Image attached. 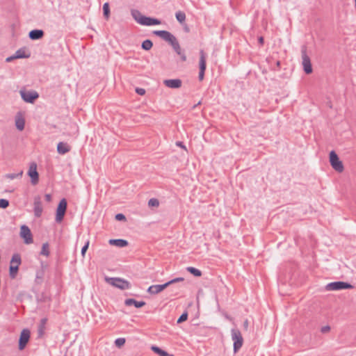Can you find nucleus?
Segmentation results:
<instances>
[{"label":"nucleus","instance_id":"obj_3","mask_svg":"<svg viewBox=\"0 0 356 356\" xmlns=\"http://www.w3.org/2000/svg\"><path fill=\"white\" fill-rule=\"evenodd\" d=\"M301 54H302V65L303 67L304 72L307 74H309L312 72V66L311 63V60L307 54V47L303 45L301 47Z\"/></svg>","mask_w":356,"mask_h":356},{"label":"nucleus","instance_id":"obj_39","mask_svg":"<svg viewBox=\"0 0 356 356\" xmlns=\"http://www.w3.org/2000/svg\"><path fill=\"white\" fill-rule=\"evenodd\" d=\"M181 281H184L183 277H177V278H175V279L168 282V284H169V285H171L172 284H174V283H176L178 282H181Z\"/></svg>","mask_w":356,"mask_h":356},{"label":"nucleus","instance_id":"obj_13","mask_svg":"<svg viewBox=\"0 0 356 356\" xmlns=\"http://www.w3.org/2000/svg\"><path fill=\"white\" fill-rule=\"evenodd\" d=\"M30 338V331L27 329H24L22 331L19 339V349L22 350L26 343H28Z\"/></svg>","mask_w":356,"mask_h":356},{"label":"nucleus","instance_id":"obj_48","mask_svg":"<svg viewBox=\"0 0 356 356\" xmlns=\"http://www.w3.org/2000/svg\"><path fill=\"white\" fill-rule=\"evenodd\" d=\"M17 175L11 174L8 175V177H10V179H15V177H17Z\"/></svg>","mask_w":356,"mask_h":356},{"label":"nucleus","instance_id":"obj_49","mask_svg":"<svg viewBox=\"0 0 356 356\" xmlns=\"http://www.w3.org/2000/svg\"><path fill=\"white\" fill-rule=\"evenodd\" d=\"M40 336H42L43 334L42 327H40L38 330Z\"/></svg>","mask_w":356,"mask_h":356},{"label":"nucleus","instance_id":"obj_36","mask_svg":"<svg viewBox=\"0 0 356 356\" xmlns=\"http://www.w3.org/2000/svg\"><path fill=\"white\" fill-rule=\"evenodd\" d=\"M125 343V339L124 338H118L115 340V343L118 347H120L123 346Z\"/></svg>","mask_w":356,"mask_h":356},{"label":"nucleus","instance_id":"obj_30","mask_svg":"<svg viewBox=\"0 0 356 356\" xmlns=\"http://www.w3.org/2000/svg\"><path fill=\"white\" fill-rule=\"evenodd\" d=\"M186 270L195 277H200L202 275V272L194 267H188Z\"/></svg>","mask_w":356,"mask_h":356},{"label":"nucleus","instance_id":"obj_19","mask_svg":"<svg viewBox=\"0 0 356 356\" xmlns=\"http://www.w3.org/2000/svg\"><path fill=\"white\" fill-rule=\"evenodd\" d=\"M124 304L127 306L134 305L136 308H140L145 306L146 303L144 301H137L133 298H128L125 300Z\"/></svg>","mask_w":356,"mask_h":356},{"label":"nucleus","instance_id":"obj_21","mask_svg":"<svg viewBox=\"0 0 356 356\" xmlns=\"http://www.w3.org/2000/svg\"><path fill=\"white\" fill-rule=\"evenodd\" d=\"M109 243L120 248H124L128 245V241L124 239H111Z\"/></svg>","mask_w":356,"mask_h":356},{"label":"nucleus","instance_id":"obj_17","mask_svg":"<svg viewBox=\"0 0 356 356\" xmlns=\"http://www.w3.org/2000/svg\"><path fill=\"white\" fill-rule=\"evenodd\" d=\"M31 56L30 52L26 49V47H22L16 51L15 53V57L16 58H28Z\"/></svg>","mask_w":356,"mask_h":356},{"label":"nucleus","instance_id":"obj_5","mask_svg":"<svg viewBox=\"0 0 356 356\" xmlns=\"http://www.w3.org/2000/svg\"><path fill=\"white\" fill-rule=\"evenodd\" d=\"M353 286L349 283L338 281L329 283L327 284L325 289L327 291H339L341 289H353Z\"/></svg>","mask_w":356,"mask_h":356},{"label":"nucleus","instance_id":"obj_40","mask_svg":"<svg viewBox=\"0 0 356 356\" xmlns=\"http://www.w3.org/2000/svg\"><path fill=\"white\" fill-rule=\"evenodd\" d=\"M136 92L140 95H143L145 94V90L141 88H137L136 89Z\"/></svg>","mask_w":356,"mask_h":356},{"label":"nucleus","instance_id":"obj_16","mask_svg":"<svg viewBox=\"0 0 356 356\" xmlns=\"http://www.w3.org/2000/svg\"><path fill=\"white\" fill-rule=\"evenodd\" d=\"M163 83L165 86L170 88H179L181 86L182 81L179 79H165Z\"/></svg>","mask_w":356,"mask_h":356},{"label":"nucleus","instance_id":"obj_9","mask_svg":"<svg viewBox=\"0 0 356 356\" xmlns=\"http://www.w3.org/2000/svg\"><path fill=\"white\" fill-rule=\"evenodd\" d=\"M33 211L35 217L40 218L42 216L43 209L42 206L41 197L40 195H36L34 197Z\"/></svg>","mask_w":356,"mask_h":356},{"label":"nucleus","instance_id":"obj_24","mask_svg":"<svg viewBox=\"0 0 356 356\" xmlns=\"http://www.w3.org/2000/svg\"><path fill=\"white\" fill-rule=\"evenodd\" d=\"M15 125L18 130L22 131L24 129L25 121L23 118H17L15 120Z\"/></svg>","mask_w":356,"mask_h":356},{"label":"nucleus","instance_id":"obj_27","mask_svg":"<svg viewBox=\"0 0 356 356\" xmlns=\"http://www.w3.org/2000/svg\"><path fill=\"white\" fill-rule=\"evenodd\" d=\"M131 15L133 18L139 24L140 23V18L144 17L141 14V13L138 10H131Z\"/></svg>","mask_w":356,"mask_h":356},{"label":"nucleus","instance_id":"obj_4","mask_svg":"<svg viewBox=\"0 0 356 356\" xmlns=\"http://www.w3.org/2000/svg\"><path fill=\"white\" fill-rule=\"evenodd\" d=\"M330 163L332 168L338 172H342L344 170L343 163L340 161L334 151L330 152Z\"/></svg>","mask_w":356,"mask_h":356},{"label":"nucleus","instance_id":"obj_26","mask_svg":"<svg viewBox=\"0 0 356 356\" xmlns=\"http://www.w3.org/2000/svg\"><path fill=\"white\" fill-rule=\"evenodd\" d=\"M170 45L172 47L173 49L175 51V52L178 55L181 54L182 51L181 50L179 43L178 40H177V38L170 44Z\"/></svg>","mask_w":356,"mask_h":356},{"label":"nucleus","instance_id":"obj_10","mask_svg":"<svg viewBox=\"0 0 356 356\" xmlns=\"http://www.w3.org/2000/svg\"><path fill=\"white\" fill-rule=\"evenodd\" d=\"M22 99L28 103H33V102L38 97V94L35 91H20Z\"/></svg>","mask_w":356,"mask_h":356},{"label":"nucleus","instance_id":"obj_45","mask_svg":"<svg viewBox=\"0 0 356 356\" xmlns=\"http://www.w3.org/2000/svg\"><path fill=\"white\" fill-rule=\"evenodd\" d=\"M14 59H17L15 57V54L11 56H9L6 59V62H11L12 60H13Z\"/></svg>","mask_w":356,"mask_h":356},{"label":"nucleus","instance_id":"obj_23","mask_svg":"<svg viewBox=\"0 0 356 356\" xmlns=\"http://www.w3.org/2000/svg\"><path fill=\"white\" fill-rule=\"evenodd\" d=\"M151 350L154 353L158 354L159 356H170V355L168 353H167L166 351L161 349L159 347L156 346H152L151 347Z\"/></svg>","mask_w":356,"mask_h":356},{"label":"nucleus","instance_id":"obj_32","mask_svg":"<svg viewBox=\"0 0 356 356\" xmlns=\"http://www.w3.org/2000/svg\"><path fill=\"white\" fill-rule=\"evenodd\" d=\"M40 254L47 257L49 255V244L47 243L42 244Z\"/></svg>","mask_w":356,"mask_h":356},{"label":"nucleus","instance_id":"obj_18","mask_svg":"<svg viewBox=\"0 0 356 356\" xmlns=\"http://www.w3.org/2000/svg\"><path fill=\"white\" fill-rule=\"evenodd\" d=\"M70 149V146L66 143L60 142L57 145V151L60 154H65L69 152Z\"/></svg>","mask_w":356,"mask_h":356},{"label":"nucleus","instance_id":"obj_37","mask_svg":"<svg viewBox=\"0 0 356 356\" xmlns=\"http://www.w3.org/2000/svg\"><path fill=\"white\" fill-rule=\"evenodd\" d=\"M115 219L117 220H119V221H122V220H126V217L124 214L122 213H118L115 215Z\"/></svg>","mask_w":356,"mask_h":356},{"label":"nucleus","instance_id":"obj_28","mask_svg":"<svg viewBox=\"0 0 356 356\" xmlns=\"http://www.w3.org/2000/svg\"><path fill=\"white\" fill-rule=\"evenodd\" d=\"M175 17L177 20L180 23H183L186 20V14L182 11L177 12L175 14Z\"/></svg>","mask_w":356,"mask_h":356},{"label":"nucleus","instance_id":"obj_11","mask_svg":"<svg viewBox=\"0 0 356 356\" xmlns=\"http://www.w3.org/2000/svg\"><path fill=\"white\" fill-rule=\"evenodd\" d=\"M28 175H29V176L31 179V183H32L33 185H35L36 184L38 183L39 175H38V172L37 171V165H36V163H32L30 165V167H29V171H28Z\"/></svg>","mask_w":356,"mask_h":356},{"label":"nucleus","instance_id":"obj_15","mask_svg":"<svg viewBox=\"0 0 356 356\" xmlns=\"http://www.w3.org/2000/svg\"><path fill=\"white\" fill-rule=\"evenodd\" d=\"M139 20V24L145 26L159 25L161 24V21L159 19L146 16L140 17Z\"/></svg>","mask_w":356,"mask_h":356},{"label":"nucleus","instance_id":"obj_1","mask_svg":"<svg viewBox=\"0 0 356 356\" xmlns=\"http://www.w3.org/2000/svg\"><path fill=\"white\" fill-rule=\"evenodd\" d=\"M106 281L111 285L122 290L129 289L131 288V284L128 281L122 278L106 277Z\"/></svg>","mask_w":356,"mask_h":356},{"label":"nucleus","instance_id":"obj_22","mask_svg":"<svg viewBox=\"0 0 356 356\" xmlns=\"http://www.w3.org/2000/svg\"><path fill=\"white\" fill-rule=\"evenodd\" d=\"M22 263L21 256L18 253H15L13 255L10 260V265H17L19 266Z\"/></svg>","mask_w":356,"mask_h":356},{"label":"nucleus","instance_id":"obj_41","mask_svg":"<svg viewBox=\"0 0 356 356\" xmlns=\"http://www.w3.org/2000/svg\"><path fill=\"white\" fill-rule=\"evenodd\" d=\"M175 144L177 147H179L184 149V150L187 151L186 146L184 145V143L182 142L177 141Z\"/></svg>","mask_w":356,"mask_h":356},{"label":"nucleus","instance_id":"obj_33","mask_svg":"<svg viewBox=\"0 0 356 356\" xmlns=\"http://www.w3.org/2000/svg\"><path fill=\"white\" fill-rule=\"evenodd\" d=\"M148 205L149 207H159V202L157 199L156 198H151L149 201H148Z\"/></svg>","mask_w":356,"mask_h":356},{"label":"nucleus","instance_id":"obj_51","mask_svg":"<svg viewBox=\"0 0 356 356\" xmlns=\"http://www.w3.org/2000/svg\"><path fill=\"white\" fill-rule=\"evenodd\" d=\"M40 277V275H37V278Z\"/></svg>","mask_w":356,"mask_h":356},{"label":"nucleus","instance_id":"obj_46","mask_svg":"<svg viewBox=\"0 0 356 356\" xmlns=\"http://www.w3.org/2000/svg\"><path fill=\"white\" fill-rule=\"evenodd\" d=\"M258 41H259V43L260 45L264 44V38L262 36H261L258 38Z\"/></svg>","mask_w":356,"mask_h":356},{"label":"nucleus","instance_id":"obj_34","mask_svg":"<svg viewBox=\"0 0 356 356\" xmlns=\"http://www.w3.org/2000/svg\"><path fill=\"white\" fill-rule=\"evenodd\" d=\"M9 206V201L6 199H0V208L6 209Z\"/></svg>","mask_w":356,"mask_h":356},{"label":"nucleus","instance_id":"obj_52","mask_svg":"<svg viewBox=\"0 0 356 356\" xmlns=\"http://www.w3.org/2000/svg\"><path fill=\"white\" fill-rule=\"evenodd\" d=\"M40 277V275H37V278Z\"/></svg>","mask_w":356,"mask_h":356},{"label":"nucleus","instance_id":"obj_20","mask_svg":"<svg viewBox=\"0 0 356 356\" xmlns=\"http://www.w3.org/2000/svg\"><path fill=\"white\" fill-rule=\"evenodd\" d=\"M43 35L44 31L40 29L32 30L29 33V38L33 40H39L42 38Z\"/></svg>","mask_w":356,"mask_h":356},{"label":"nucleus","instance_id":"obj_47","mask_svg":"<svg viewBox=\"0 0 356 356\" xmlns=\"http://www.w3.org/2000/svg\"><path fill=\"white\" fill-rule=\"evenodd\" d=\"M179 56H181V58L183 61H185L186 60V56L183 52H181V54Z\"/></svg>","mask_w":356,"mask_h":356},{"label":"nucleus","instance_id":"obj_38","mask_svg":"<svg viewBox=\"0 0 356 356\" xmlns=\"http://www.w3.org/2000/svg\"><path fill=\"white\" fill-rule=\"evenodd\" d=\"M88 246H89V241H88L86 242V243L85 244V245L81 249V255L83 257L85 256V254H86V252L87 251L88 248Z\"/></svg>","mask_w":356,"mask_h":356},{"label":"nucleus","instance_id":"obj_8","mask_svg":"<svg viewBox=\"0 0 356 356\" xmlns=\"http://www.w3.org/2000/svg\"><path fill=\"white\" fill-rule=\"evenodd\" d=\"M199 65H200V72H199L198 78H199L200 81H202L204 79V72H205L206 67H207L206 54L203 50H201L200 51Z\"/></svg>","mask_w":356,"mask_h":356},{"label":"nucleus","instance_id":"obj_25","mask_svg":"<svg viewBox=\"0 0 356 356\" xmlns=\"http://www.w3.org/2000/svg\"><path fill=\"white\" fill-rule=\"evenodd\" d=\"M18 270H19V266H17V265H10L9 273H10V277L12 279L15 278V277L17 274Z\"/></svg>","mask_w":356,"mask_h":356},{"label":"nucleus","instance_id":"obj_42","mask_svg":"<svg viewBox=\"0 0 356 356\" xmlns=\"http://www.w3.org/2000/svg\"><path fill=\"white\" fill-rule=\"evenodd\" d=\"M330 330V326H328V325L323 326V327H321V332L325 333V332H329Z\"/></svg>","mask_w":356,"mask_h":356},{"label":"nucleus","instance_id":"obj_6","mask_svg":"<svg viewBox=\"0 0 356 356\" xmlns=\"http://www.w3.org/2000/svg\"><path fill=\"white\" fill-rule=\"evenodd\" d=\"M67 200L65 198H63L60 201L56 209V221L57 222H60L63 220L67 210Z\"/></svg>","mask_w":356,"mask_h":356},{"label":"nucleus","instance_id":"obj_44","mask_svg":"<svg viewBox=\"0 0 356 356\" xmlns=\"http://www.w3.org/2000/svg\"><path fill=\"white\" fill-rule=\"evenodd\" d=\"M45 200L48 202L51 201V195L50 194H46L44 196Z\"/></svg>","mask_w":356,"mask_h":356},{"label":"nucleus","instance_id":"obj_14","mask_svg":"<svg viewBox=\"0 0 356 356\" xmlns=\"http://www.w3.org/2000/svg\"><path fill=\"white\" fill-rule=\"evenodd\" d=\"M169 284L168 282L163 284H156V285H152L147 289V292L149 294L152 295H156L161 292L163 290L166 289L168 286H169Z\"/></svg>","mask_w":356,"mask_h":356},{"label":"nucleus","instance_id":"obj_31","mask_svg":"<svg viewBox=\"0 0 356 356\" xmlns=\"http://www.w3.org/2000/svg\"><path fill=\"white\" fill-rule=\"evenodd\" d=\"M103 12L104 17L108 19L110 17V8L108 3H105L103 5Z\"/></svg>","mask_w":356,"mask_h":356},{"label":"nucleus","instance_id":"obj_50","mask_svg":"<svg viewBox=\"0 0 356 356\" xmlns=\"http://www.w3.org/2000/svg\"><path fill=\"white\" fill-rule=\"evenodd\" d=\"M45 323H46V319L45 318L42 319V325H44Z\"/></svg>","mask_w":356,"mask_h":356},{"label":"nucleus","instance_id":"obj_29","mask_svg":"<svg viewBox=\"0 0 356 356\" xmlns=\"http://www.w3.org/2000/svg\"><path fill=\"white\" fill-rule=\"evenodd\" d=\"M153 46V43L150 40H144L143 42H142V48L144 49V50H149L152 49Z\"/></svg>","mask_w":356,"mask_h":356},{"label":"nucleus","instance_id":"obj_7","mask_svg":"<svg viewBox=\"0 0 356 356\" xmlns=\"http://www.w3.org/2000/svg\"><path fill=\"white\" fill-rule=\"evenodd\" d=\"M19 234L26 244H31L33 242L31 232L28 226L25 225H22Z\"/></svg>","mask_w":356,"mask_h":356},{"label":"nucleus","instance_id":"obj_43","mask_svg":"<svg viewBox=\"0 0 356 356\" xmlns=\"http://www.w3.org/2000/svg\"><path fill=\"white\" fill-rule=\"evenodd\" d=\"M249 326V321L248 319H245L243 322V328L245 330H248Z\"/></svg>","mask_w":356,"mask_h":356},{"label":"nucleus","instance_id":"obj_2","mask_svg":"<svg viewBox=\"0 0 356 356\" xmlns=\"http://www.w3.org/2000/svg\"><path fill=\"white\" fill-rule=\"evenodd\" d=\"M232 339L234 341V352L236 353L242 347L243 339L238 329L233 328L231 330Z\"/></svg>","mask_w":356,"mask_h":356},{"label":"nucleus","instance_id":"obj_12","mask_svg":"<svg viewBox=\"0 0 356 356\" xmlns=\"http://www.w3.org/2000/svg\"><path fill=\"white\" fill-rule=\"evenodd\" d=\"M153 33L154 35L168 42L170 44L176 39L175 36L168 31H154Z\"/></svg>","mask_w":356,"mask_h":356},{"label":"nucleus","instance_id":"obj_35","mask_svg":"<svg viewBox=\"0 0 356 356\" xmlns=\"http://www.w3.org/2000/svg\"><path fill=\"white\" fill-rule=\"evenodd\" d=\"M188 318V314L186 312L183 313L177 320V323H181Z\"/></svg>","mask_w":356,"mask_h":356}]
</instances>
